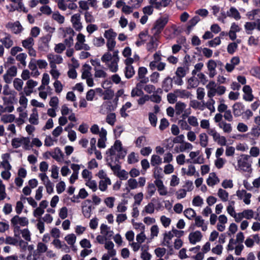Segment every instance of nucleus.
I'll return each instance as SVG.
<instances>
[{"instance_id":"obj_7","label":"nucleus","mask_w":260,"mask_h":260,"mask_svg":"<svg viewBox=\"0 0 260 260\" xmlns=\"http://www.w3.org/2000/svg\"><path fill=\"white\" fill-rule=\"evenodd\" d=\"M233 113L235 117H239L243 113L244 105L240 102L236 103L233 106Z\"/></svg>"},{"instance_id":"obj_32","label":"nucleus","mask_w":260,"mask_h":260,"mask_svg":"<svg viewBox=\"0 0 260 260\" xmlns=\"http://www.w3.org/2000/svg\"><path fill=\"white\" fill-rule=\"evenodd\" d=\"M52 18L57 21L59 23L62 24L64 21V17L62 16L58 12L54 13L52 14Z\"/></svg>"},{"instance_id":"obj_58","label":"nucleus","mask_w":260,"mask_h":260,"mask_svg":"<svg viewBox=\"0 0 260 260\" xmlns=\"http://www.w3.org/2000/svg\"><path fill=\"white\" fill-rule=\"evenodd\" d=\"M144 210L147 213H153L154 211V204L151 202L149 203L148 205L145 207Z\"/></svg>"},{"instance_id":"obj_56","label":"nucleus","mask_w":260,"mask_h":260,"mask_svg":"<svg viewBox=\"0 0 260 260\" xmlns=\"http://www.w3.org/2000/svg\"><path fill=\"white\" fill-rule=\"evenodd\" d=\"M116 45V41L115 39L108 40L107 42V46L108 49L110 51H112L113 50L115 46Z\"/></svg>"},{"instance_id":"obj_12","label":"nucleus","mask_w":260,"mask_h":260,"mask_svg":"<svg viewBox=\"0 0 260 260\" xmlns=\"http://www.w3.org/2000/svg\"><path fill=\"white\" fill-rule=\"evenodd\" d=\"M227 15L229 17L234 18L236 20H239L241 18L239 12L237 9L234 7H231L229 11L227 12Z\"/></svg>"},{"instance_id":"obj_24","label":"nucleus","mask_w":260,"mask_h":260,"mask_svg":"<svg viewBox=\"0 0 260 260\" xmlns=\"http://www.w3.org/2000/svg\"><path fill=\"white\" fill-rule=\"evenodd\" d=\"M116 121V114L114 113H109L106 117V121L110 125H114Z\"/></svg>"},{"instance_id":"obj_10","label":"nucleus","mask_w":260,"mask_h":260,"mask_svg":"<svg viewBox=\"0 0 260 260\" xmlns=\"http://www.w3.org/2000/svg\"><path fill=\"white\" fill-rule=\"evenodd\" d=\"M2 157L3 159V161L1 162V165L3 168L8 171L11 170L12 166L8 160V159L10 157V154L8 153H5L3 154Z\"/></svg>"},{"instance_id":"obj_49","label":"nucleus","mask_w":260,"mask_h":260,"mask_svg":"<svg viewBox=\"0 0 260 260\" xmlns=\"http://www.w3.org/2000/svg\"><path fill=\"white\" fill-rule=\"evenodd\" d=\"M156 191V188L154 184L151 183H149L147 186V192L149 196L151 197L153 196Z\"/></svg>"},{"instance_id":"obj_31","label":"nucleus","mask_w":260,"mask_h":260,"mask_svg":"<svg viewBox=\"0 0 260 260\" xmlns=\"http://www.w3.org/2000/svg\"><path fill=\"white\" fill-rule=\"evenodd\" d=\"M161 158L157 155H152L151 158V165L152 166L158 165L161 163Z\"/></svg>"},{"instance_id":"obj_33","label":"nucleus","mask_w":260,"mask_h":260,"mask_svg":"<svg viewBox=\"0 0 260 260\" xmlns=\"http://www.w3.org/2000/svg\"><path fill=\"white\" fill-rule=\"evenodd\" d=\"M88 196V192L86 191L85 188H83L80 189L78 194L77 196L74 195L73 198H81L82 199H84Z\"/></svg>"},{"instance_id":"obj_6","label":"nucleus","mask_w":260,"mask_h":260,"mask_svg":"<svg viewBox=\"0 0 260 260\" xmlns=\"http://www.w3.org/2000/svg\"><path fill=\"white\" fill-rule=\"evenodd\" d=\"M202 238V233L199 231L190 233L188 236L189 242L192 244H195L197 242L200 241Z\"/></svg>"},{"instance_id":"obj_3","label":"nucleus","mask_w":260,"mask_h":260,"mask_svg":"<svg viewBox=\"0 0 260 260\" xmlns=\"http://www.w3.org/2000/svg\"><path fill=\"white\" fill-rule=\"evenodd\" d=\"M6 27L12 29V31L15 34L21 32L22 30V27L18 21L14 23L9 22L6 24Z\"/></svg>"},{"instance_id":"obj_35","label":"nucleus","mask_w":260,"mask_h":260,"mask_svg":"<svg viewBox=\"0 0 260 260\" xmlns=\"http://www.w3.org/2000/svg\"><path fill=\"white\" fill-rule=\"evenodd\" d=\"M172 0H161L158 3H157V6H155V8L157 10H160L162 7H166L168 6Z\"/></svg>"},{"instance_id":"obj_57","label":"nucleus","mask_w":260,"mask_h":260,"mask_svg":"<svg viewBox=\"0 0 260 260\" xmlns=\"http://www.w3.org/2000/svg\"><path fill=\"white\" fill-rule=\"evenodd\" d=\"M153 5H150L143 8V12L145 15H151L153 12Z\"/></svg>"},{"instance_id":"obj_17","label":"nucleus","mask_w":260,"mask_h":260,"mask_svg":"<svg viewBox=\"0 0 260 260\" xmlns=\"http://www.w3.org/2000/svg\"><path fill=\"white\" fill-rule=\"evenodd\" d=\"M135 71L133 66L126 67L124 70L125 77L127 79H130L133 77Z\"/></svg>"},{"instance_id":"obj_61","label":"nucleus","mask_w":260,"mask_h":260,"mask_svg":"<svg viewBox=\"0 0 260 260\" xmlns=\"http://www.w3.org/2000/svg\"><path fill=\"white\" fill-rule=\"evenodd\" d=\"M59 216L62 219H64L67 217L68 209L66 207H63L60 209Z\"/></svg>"},{"instance_id":"obj_28","label":"nucleus","mask_w":260,"mask_h":260,"mask_svg":"<svg viewBox=\"0 0 260 260\" xmlns=\"http://www.w3.org/2000/svg\"><path fill=\"white\" fill-rule=\"evenodd\" d=\"M218 196L223 202L228 201L229 193L226 190L219 188L218 191Z\"/></svg>"},{"instance_id":"obj_34","label":"nucleus","mask_w":260,"mask_h":260,"mask_svg":"<svg viewBox=\"0 0 260 260\" xmlns=\"http://www.w3.org/2000/svg\"><path fill=\"white\" fill-rule=\"evenodd\" d=\"M76 237L74 234H69L65 237V240L68 244L73 245L76 242Z\"/></svg>"},{"instance_id":"obj_41","label":"nucleus","mask_w":260,"mask_h":260,"mask_svg":"<svg viewBox=\"0 0 260 260\" xmlns=\"http://www.w3.org/2000/svg\"><path fill=\"white\" fill-rule=\"evenodd\" d=\"M175 93H179V96L181 98H183L184 97L188 98L190 94V93L189 91H187L185 90H180L176 89L174 91Z\"/></svg>"},{"instance_id":"obj_30","label":"nucleus","mask_w":260,"mask_h":260,"mask_svg":"<svg viewBox=\"0 0 260 260\" xmlns=\"http://www.w3.org/2000/svg\"><path fill=\"white\" fill-rule=\"evenodd\" d=\"M23 82L19 78H15L13 82L14 88L18 91H21L22 89Z\"/></svg>"},{"instance_id":"obj_23","label":"nucleus","mask_w":260,"mask_h":260,"mask_svg":"<svg viewBox=\"0 0 260 260\" xmlns=\"http://www.w3.org/2000/svg\"><path fill=\"white\" fill-rule=\"evenodd\" d=\"M15 116L13 114H5L1 117V121L5 123L12 122L14 121Z\"/></svg>"},{"instance_id":"obj_64","label":"nucleus","mask_w":260,"mask_h":260,"mask_svg":"<svg viewBox=\"0 0 260 260\" xmlns=\"http://www.w3.org/2000/svg\"><path fill=\"white\" fill-rule=\"evenodd\" d=\"M66 49L65 45L62 43H59L56 45L54 50L57 53H61Z\"/></svg>"},{"instance_id":"obj_44","label":"nucleus","mask_w":260,"mask_h":260,"mask_svg":"<svg viewBox=\"0 0 260 260\" xmlns=\"http://www.w3.org/2000/svg\"><path fill=\"white\" fill-rule=\"evenodd\" d=\"M149 120L153 126H155L157 123V118L156 116L152 113H149Z\"/></svg>"},{"instance_id":"obj_8","label":"nucleus","mask_w":260,"mask_h":260,"mask_svg":"<svg viewBox=\"0 0 260 260\" xmlns=\"http://www.w3.org/2000/svg\"><path fill=\"white\" fill-rule=\"evenodd\" d=\"M173 87V79L168 76L162 82V88L166 92H169Z\"/></svg>"},{"instance_id":"obj_63","label":"nucleus","mask_w":260,"mask_h":260,"mask_svg":"<svg viewBox=\"0 0 260 260\" xmlns=\"http://www.w3.org/2000/svg\"><path fill=\"white\" fill-rule=\"evenodd\" d=\"M200 20V18L197 15L192 18L188 22L189 27H193Z\"/></svg>"},{"instance_id":"obj_38","label":"nucleus","mask_w":260,"mask_h":260,"mask_svg":"<svg viewBox=\"0 0 260 260\" xmlns=\"http://www.w3.org/2000/svg\"><path fill=\"white\" fill-rule=\"evenodd\" d=\"M237 47L238 45L236 43H231L228 46L227 51L229 54H233L235 52Z\"/></svg>"},{"instance_id":"obj_29","label":"nucleus","mask_w":260,"mask_h":260,"mask_svg":"<svg viewBox=\"0 0 260 260\" xmlns=\"http://www.w3.org/2000/svg\"><path fill=\"white\" fill-rule=\"evenodd\" d=\"M114 95V92L111 89H107L104 91L103 100H111Z\"/></svg>"},{"instance_id":"obj_25","label":"nucleus","mask_w":260,"mask_h":260,"mask_svg":"<svg viewBox=\"0 0 260 260\" xmlns=\"http://www.w3.org/2000/svg\"><path fill=\"white\" fill-rule=\"evenodd\" d=\"M117 36V34L114 31L112 28L105 30L104 37L108 40L115 39Z\"/></svg>"},{"instance_id":"obj_62","label":"nucleus","mask_w":260,"mask_h":260,"mask_svg":"<svg viewBox=\"0 0 260 260\" xmlns=\"http://www.w3.org/2000/svg\"><path fill=\"white\" fill-rule=\"evenodd\" d=\"M173 93H169L167 95L168 102L170 104H174L177 101V96Z\"/></svg>"},{"instance_id":"obj_51","label":"nucleus","mask_w":260,"mask_h":260,"mask_svg":"<svg viewBox=\"0 0 260 260\" xmlns=\"http://www.w3.org/2000/svg\"><path fill=\"white\" fill-rule=\"evenodd\" d=\"M203 203V200L199 196L195 197L192 200V204L194 206H201Z\"/></svg>"},{"instance_id":"obj_60","label":"nucleus","mask_w":260,"mask_h":260,"mask_svg":"<svg viewBox=\"0 0 260 260\" xmlns=\"http://www.w3.org/2000/svg\"><path fill=\"white\" fill-rule=\"evenodd\" d=\"M176 75L177 76L183 78L186 75V71L183 67H178L176 71Z\"/></svg>"},{"instance_id":"obj_22","label":"nucleus","mask_w":260,"mask_h":260,"mask_svg":"<svg viewBox=\"0 0 260 260\" xmlns=\"http://www.w3.org/2000/svg\"><path fill=\"white\" fill-rule=\"evenodd\" d=\"M22 46L28 49L32 47L34 45V40L32 37H28L27 39L22 41Z\"/></svg>"},{"instance_id":"obj_36","label":"nucleus","mask_w":260,"mask_h":260,"mask_svg":"<svg viewBox=\"0 0 260 260\" xmlns=\"http://www.w3.org/2000/svg\"><path fill=\"white\" fill-rule=\"evenodd\" d=\"M259 14H260V9H256L248 12L246 15L250 20H252L254 19L255 16L258 15Z\"/></svg>"},{"instance_id":"obj_48","label":"nucleus","mask_w":260,"mask_h":260,"mask_svg":"<svg viewBox=\"0 0 260 260\" xmlns=\"http://www.w3.org/2000/svg\"><path fill=\"white\" fill-rule=\"evenodd\" d=\"M40 10L42 13L47 15H49L52 13L51 9L47 5L42 6L40 9Z\"/></svg>"},{"instance_id":"obj_14","label":"nucleus","mask_w":260,"mask_h":260,"mask_svg":"<svg viewBox=\"0 0 260 260\" xmlns=\"http://www.w3.org/2000/svg\"><path fill=\"white\" fill-rule=\"evenodd\" d=\"M0 41L7 49L10 48L13 44V41L11 39V36L9 34H7V36L1 39Z\"/></svg>"},{"instance_id":"obj_54","label":"nucleus","mask_w":260,"mask_h":260,"mask_svg":"<svg viewBox=\"0 0 260 260\" xmlns=\"http://www.w3.org/2000/svg\"><path fill=\"white\" fill-rule=\"evenodd\" d=\"M242 213H243V217L250 219L253 217V212L251 209L245 210Z\"/></svg>"},{"instance_id":"obj_50","label":"nucleus","mask_w":260,"mask_h":260,"mask_svg":"<svg viewBox=\"0 0 260 260\" xmlns=\"http://www.w3.org/2000/svg\"><path fill=\"white\" fill-rule=\"evenodd\" d=\"M138 161V159L135 156V153L134 152H131L127 158V162L129 164H132Z\"/></svg>"},{"instance_id":"obj_21","label":"nucleus","mask_w":260,"mask_h":260,"mask_svg":"<svg viewBox=\"0 0 260 260\" xmlns=\"http://www.w3.org/2000/svg\"><path fill=\"white\" fill-rule=\"evenodd\" d=\"M154 185H156L158 188V191L160 196H166V191H161V190L164 187L162 181L160 179H155L154 181Z\"/></svg>"},{"instance_id":"obj_18","label":"nucleus","mask_w":260,"mask_h":260,"mask_svg":"<svg viewBox=\"0 0 260 260\" xmlns=\"http://www.w3.org/2000/svg\"><path fill=\"white\" fill-rule=\"evenodd\" d=\"M102 107L105 108L107 110V113L114 111L116 109L115 105H114L111 101L104 102L102 105Z\"/></svg>"},{"instance_id":"obj_2","label":"nucleus","mask_w":260,"mask_h":260,"mask_svg":"<svg viewBox=\"0 0 260 260\" xmlns=\"http://www.w3.org/2000/svg\"><path fill=\"white\" fill-rule=\"evenodd\" d=\"M242 158L238 160V166L239 168L244 172H249L251 171V164L248 162L250 156L248 155L242 154Z\"/></svg>"},{"instance_id":"obj_59","label":"nucleus","mask_w":260,"mask_h":260,"mask_svg":"<svg viewBox=\"0 0 260 260\" xmlns=\"http://www.w3.org/2000/svg\"><path fill=\"white\" fill-rule=\"evenodd\" d=\"M155 253L157 257H161L163 256L166 252V249L165 248H157L155 249Z\"/></svg>"},{"instance_id":"obj_43","label":"nucleus","mask_w":260,"mask_h":260,"mask_svg":"<svg viewBox=\"0 0 260 260\" xmlns=\"http://www.w3.org/2000/svg\"><path fill=\"white\" fill-rule=\"evenodd\" d=\"M207 66L209 71H215L217 67L216 62L214 60L210 59L208 61Z\"/></svg>"},{"instance_id":"obj_45","label":"nucleus","mask_w":260,"mask_h":260,"mask_svg":"<svg viewBox=\"0 0 260 260\" xmlns=\"http://www.w3.org/2000/svg\"><path fill=\"white\" fill-rule=\"evenodd\" d=\"M169 125V123L168 120L165 118H163L160 120V123L159 126V128L160 131L165 130Z\"/></svg>"},{"instance_id":"obj_4","label":"nucleus","mask_w":260,"mask_h":260,"mask_svg":"<svg viewBox=\"0 0 260 260\" xmlns=\"http://www.w3.org/2000/svg\"><path fill=\"white\" fill-rule=\"evenodd\" d=\"M12 225H16L19 224L21 226H25L28 224L27 218L25 217H20L18 215L14 216L11 219Z\"/></svg>"},{"instance_id":"obj_1","label":"nucleus","mask_w":260,"mask_h":260,"mask_svg":"<svg viewBox=\"0 0 260 260\" xmlns=\"http://www.w3.org/2000/svg\"><path fill=\"white\" fill-rule=\"evenodd\" d=\"M169 21L168 16H162L157 19L155 22L152 29L155 30L154 35H159Z\"/></svg>"},{"instance_id":"obj_27","label":"nucleus","mask_w":260,"mask_h":260,"mask_svg":"<svg viewBox=\"0 0 260 260\" xmlns=\"http://www.w3.org/2000/svg\"><path fill=\"white\" fill-rule=\"evenodd\" d=\"M200 145L203 147H206L208 144V137L205 133H202L199 136Z\"/></svg>"},{"instance_id":"obj_52","label":"nucleus","mask_w":260,"mask_h":260,"mask_svg":"<svg viewBox=\"0 0 260 260\" xmlns=\"http://www.w3.org/2000/svg\"><path fill=\"white\" fill-rule=\"evenodd\" d=\"M160 221L164 226L165 228L169 226L171 222L170 218L166 217L165 215L161 216Z\"/></svg>"},{"instance_id":"obj_15","label":"nucleus","mask_w":260,"mask_h":260,"mask_svg":"<svg viewBox=\"0 0 260 260\" xmlns=\"http://www.w3.org/2000/svg\"><path fill=\"white\" fill-rule=\"evenodd\" d=\"M256 26V22H247L244 25L246 33L248 35L252 34V31L255 28Z\"/></svg>"},{"instance_id":"obj_13","label":"nucleus","mask_w":260,"mask_h":260,"mask_svg":"<svg viewBox=\"0 0 260 260\" xmlns=\"http://www.w3.org/2000/svg\"><path fill=\"white\" fill-rule=\"evenodd\" d=\"M32 111V113L30 116L29 121L32 124L37 125L39 123L37 109L34 108Z\"/></svg>"},{"instance_id":"obj_20","label":"nucleus","mask_w":260,"mask_h":260,"mask_svg":"<svg viewBox=\"0 0 260 260\" xmlns=\"http://www.w3.org/2000/svg\"><path fill=\"white\" fill-rule=\"evenodd\" d=\"M199 81L197 78L194 76L190 77L188 80L187 89L195 88L198 86Z\"/></svg>"},{"instance_id":"obj_5","label":"nucleus","mask_w":260,"mask_h":260,"mask_svg":"<svg viewBox=\"0 0 260 260\" xmlns=\"http://www.w3.org/2000/svg\"><path fill=\"white\" fill-rule=\"evenodd\" d=\"M243 91L244 93L243 98L246 101L251 102L253 100L254 96L252 94V90L249 85H245L243 87Z\"/></svg>"},{"instance_id":"obj_9","label":"nucleus","mask_w":260,"mask_h":260,"mask_svg":"<svg viewBox=\"0 0 260 260\" xmlns=\"http://www.w3.org/2000/svg\"><path fill=\"white\" fill-rule=\"evenodd\" d=\"M148 71L146 68L144 67H139L138 71V76L136 77L137 80H144L149 81V78L146 77Z\"/></svg>"},{"instance_id":"obj_53","label":"nucleus","mask_w":260,"mask_h":260,"mask_svg":"<svg viewBox=\"0 0 260 260\" xmlns=\"http://www.w3.org/2000/svg\"><path fill=\"white\" fill-rule=\"evenodd\" d=\"M221 43L220 37H217L213 40L209 41L208 42L209 46L211 47H213L215 46L219 45Z\"/></svg>"},{"instance_id":"obj_11","label":"nucleus","mask_w":260,"mask_h":260,"mask_svg":"<svg viewBox=\"0 0 260 260\" xmlns=\"http://www.w3.org/2000/svg\"><path fill=\"white\" fill-rule=\"evenodd\" d=\"M156 39L154 36H151L149 42L147 44V49L149 52H152L157 48V44L155 43Z\"/></svg>"},{"instance_id":"obj_26","label":"nucleus","mask_w":260,"mask_h":260,"mask_svg":"<svg viewBox=\"0 0 260 260\" xmlns=\"http://www.w3.org/2000/svg\"><path fill=\"white\" fill-rule=\"evenodd\" d=\"M184 215L188 219H191L193 217L196 216V211L192 208H187L184 211Z\"/></svg>"},{"instance_id":"obj_40","label":"nucleus","mask_w":260,"mask_h":260,"mask_svg":"<svg viewBox=\"0 0 260 260\" xmlns=\"http://www.w3.org/2000/svg\"><path fill=\"white\" fill-rule=\"evenodd\" d=\"M219 126L220 128H223V130L225 133H230L232 131V127L231 124L226 123L225 122L219 123Z\"/></svg>"},{"instance_id":"obj_55","label":"nucleus","mask_w":260,"mask_h":260,"mask_svg":"<svg viewBox=\"0 0 260 260\" xmlns=\"http://www.w3.org/2000/svg\"><path fill=\"white\" fill-rule=\"evenodd\" d=\"M128 173L124 170H122L118 172L116 174L117 176L120 178L121 180H126L128 178Z\"/></svg>"},{"instance_id":"obj_19","label":"nucleus","mask_w":260,"mask_h":260,"mask_svg":"<svg viewBox=\"0 0 260 260\" xmlns=\"http://www.w3.org/2000/svg\"><path fill=\"white\" fill-rule=\"evenodd\" d=\"M186 107V104L184 103L178 102L175 105V112L176 115H180Z\"/></svg>"},{"instance_id":"obj_37","label":"nucleus","mask_w":260,"mask_h":260,"mask_svg":"<svg viewBox=\"0 0 260 260\" xmlns=\"http://www.w3.org/2000/svg\"><path fill=\"white\" fill-rule=\"evenodd\" d=\"M22 142V137L21 138H15L12 140V145L13 148H17L21 146Z\"/></svg>"},{"instance_id":"obj_39","label":"nucleus","mask_w":260,"mask_h":260,"mask_svg":"<svg viewBox=\"0 0 260 260\" xmlns=\"http://www.w3.org/2000/svg\"><path fill=\"white\" fill-rule=\"evenodd\" d=\"M56 191L58 194L62 193L66 188V184L64 181H61L56 184Z\"/></svg>"},{"instance_id":"obj_46","label":"nucleus","mask_w":260,"mask_h":260,"mask_svg":"<svg viewBox=\"0 0 260 260\" xmlns=\"http://www.w3.org/2000/svg\"><path fill=\"white\" fill-rule=\"evenodd\" d=\"M128 185L131 189H134L138 187V182L136 179L133 178H130L127 181Z\"/></svg>"},{"instance_id":"obj_16","label":"nucleus","mask_w":260,"mask_h":260,"mask_svg":"<svg viewBox=\"0 0 260 260\" xmlns=\"http://www.w3.org/2000/svg\"><path fill=\"white\" fill-rule=\"evenodd\" d=\"M210 175H212L214 178L213 179L209 176V177L207 180V184L208 185L212 186L219 182V179L216 176V175L215 173H211Z\"/></svg>"},{"instance_id":"obj_42","label":"nucleus","mask_w":260,"mask_h":260,"mask_svg":"<svg viewBox=\"0 0 260 260\" xmlns=\"http://www.w3.org/2000/svg\"><path fill=\"white\" fill-rule=\"evenodd\" d=\"M249 134L255 138H258L260 136V127L254 126Z\"/></svg>"},{"instance_id":"obj_47","label":"nucleus","mask_w":260,"mask_h":260,"mask_svg":"<svg viewBox=\"0 0 260 260\" xmlns=\"http://www.w3.org/2000/svg\"><path fill=\"white\" fill-rule=\"evenodd\" d=\"M162 169L161 168L156 167L153 173V177L155 179H159L162 178L161 175Z\"/></svg>"}]
</instances>
